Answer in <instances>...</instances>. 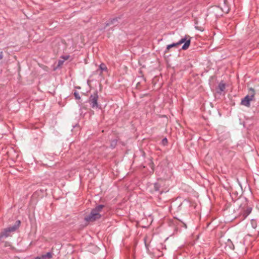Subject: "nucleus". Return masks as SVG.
<instances>
[{
	"mask_svg": "<svg viewBox=\"0 0 259 259\" xmlns=\"http://www.w3.org/2000/svg\"><path fill=\"white\" fill-rule=\"evenodd\" d=\"M104 206L103 205L101 204L97 206L95 208L92 210L91 213L89 215L85 217L84 220L87 222H94L96 220L100 219L101 217L100 212Z\"/></svg>",
	"mask_w": 259,
	"mask_h": 259,
	"instance_id": "obj_1",
	"label": "nucleus"
},
{
	"mask_svg": "<svg viewBox=\"0 0 259 259\" xmlns=\"http://www.w3.org/2000/svg\"><path fill=\"white\" fill-rule=\"evenodd\" d=\"M74 97H75L76 99L79 100V99H80L79 95V94L77 92H74Z\"/></svg>",
	"mask_w": 259,
	"mask_h": 259,
	"instance_id": "obj_11",
	"label": "nucleus"
},
{
	"mask_svg": "<svg viewBox=\"0 0 259 259\" xmlns=\"http://www.w3.org/2000/svg\"><path fill=\"white\" fill-rule=\"evenodd\" d=\"M20 221H18V225L20 224Z\"/></svg>",
	"mask_w": 259,
	"mask_h": 259,
	"instance_id": "obj_20",
	"label": "nucleus"
},
{
	"mask_svg": "<svg viewBox=\"0 0 259 259\" xmlns=\"http://www.w3.org/2000/svg\"><path fill=\"white\" fill-rule=\"evenodd\" d=\"M251 225H252V227L254 229H255L257 227V224H256V221H254V220H252L251 221Z\"/></svg>",
	"mask_w": 259,
	"mask_h": 259,
	"instance_id": "obj_10",
	"label": "nucleus"
},
{
	"mask_svg": "<svg viewBox=\"0 0 259 259\" xmlns=\"http://www.w3.org/2000/svg\"><path fill=\"white\" fill-rule=\"evenodd\" d=\"M116 144V141H112L111 146H112V147L113 148H114L115 147Z\"/></svg>",
	"mask_w": 259,
	"mask_h": 259,
	"instance_id": "obj_12",
	"label": "nucleus"
},
{
	"mask_svg": "<svg viewBox=\"0 0 259 259\" xmlns=\"http://www.w3.org/2000/svg\"><path fill=\"white\" fill-rule=\"evenodd\" d=\"M52 257V254L51 252H47L46 254L41 255V258L42 259L50 258Z\"/></svg>",
	"mask_w": 259,
	"mask_h": 259,
	"instance_id": "obj_9",
	"label": "nucleus"
},
{
	"mask_svg": "<svg viewBox=\"0 0 259 259\" xmlns=\"http://www.w3.org/2000/svg\"><path fill=\"white\" fill-rule=\"evenodd\" d=\"M76 88L77 89H80V88L79 87H76Z\"/></svg>",
	"mask_w": 259,
	"mask_h": 259,
	"instance_id": "obj_18",
	"label": "nucleus"
},
{
	"mask_svg": "<svg viewBox=\"0 0 259 259\" xmlns=\"http://www.w3.org/2000/svg\"><path fill=\"white\" fill-rule=\"evenodd\" d=\"M3 58V52H0V60L2 59Z\"/></svg>",
	"mask_w": 259,
	"mask_h": 259,
	"instance_id": "obj_17",
	"label": "nucleus"
},
{
	"mask_svg": "<svg viewBox=\"0 0 259 259\" xmlns=\"http://www.w3.org/2000/svg\"><path fill=\"white\" fill-rule=\"evenodd\" d=\"M18 226L16 225L13 226L12 227H8L5 229L0 234V239L3 238H6L10 236V233L12 232H14Z\"/></svg>",
	"mask_w": 259,
	"mask_h": 259,
	"instance_id": "obj_5",
	"label": "nucleus"
},
{
	"mask_svg": "<svg viewBox=\"0 0 259 259\" xmlns=\"http://www.w3.org/2000/svg\"><path fill=\"white\" fill-rule=\"evenodd\" d=\"M226 88V84L223 82H221L218 85V88L217 89V92L219 94H221L222 92L224 91Z\"/></svg>",
	"mask_w": 259,
	"mask_h": 259,
	"instance_id": "obj_8",
	"label": "nucleus"
},
{
	"mask_svg": "<svg viewBox=\"0 0 259 259\" xmlns=\"http://www.w3.org/2000/svg\"><path fill=\"white\" fill-rule=\"evenodd\" d=\"M89 82H90L87 81V84H88V85H89Z\"/></svg>",
	"mask_w": 259,
	"mask_h": 259,
	"instance_id": "obj_19",
	"label": "nucleus"
},
{
	"mask_svg": "<svg viewBox=\"0 0 259 259\" xmlns=\"http://www.w3.org/2000/svg\"><path fill=\"white\" fill-rule=\"evenodd\" d=\"M184 43L183 46L182 47V49L186 50L188 49L191 44L190 37L189 35H185L184 37H182L177 42L172 43L171 44L167 46L166 49L169 50L170 48L177 47Z\"/></svg>",
	"mask_w": 259,
	"mask_h": 259,
	"instance_id": "obj_2",
	"label": "nucleus"
},
{
	"mask_svg": "<svg viewBox=\"0 0 259 259\" xmlns=\"http://www.w3.org/2000/svg\"><path fill=\"white\" fill-rule=\"evenodd\" d=\"M229 9H228V10H227V13H228V12H229Z\"/></svg>",
	"mask_w": 259,
	"mask_h": 259,
	"instance_id": "obj_21",
	"label": "nucleus"
},
{
	"mask_svg": "<svg viewBox=\"0 0 259 259\" xmlns=\"http://www.w3.org/2000/svg\"><path fill=\"white\" fill-rule=\"evenodd\" d=\"M64 63V60H59L58 61V66H61L63 65Z\"/></svg>",
	"mask_w": 259,
	"mask_h": 259,
	"instance_id": "obj_13",
	"label": "nucleus"
},
{
	"mask_svg": "<svg viewBox=\"0 0 259 259\" xmlns=\"http://www.w3.org/2000/svg\"><path fill=\"white\" fill-rule=\"evenodd\" d=\"M162 142H163V144H164L165 143H167V139L166 138H164L162 140Z\"/></svg>",
	"mask_w": 259,
	"mask_h": 259,
	"instance_id": "obj_16",
	"label": "nucleus"
},
{
	"mask_svg": "<svg viewBox=\"0 0 259 259\" xmlns=\"http://www.w3.org/2000/svg\"><path fill=\"white\" fill-rule=\"evenodd\" d=\"M214 9L216 11H218V10H220V7H219L215 6V7H214Z\"/></svg>",
	"mask_w": 259,
	"mask_h": 259,
	"instance_id": "obj_15",
	"label": "nucleus"
},
{
	"mask_svg": "<svg viewBox=\"0 0 259 259\" xmlns=\"http://www.w3.org/2000/svg\"><path fill=\"white\" fill-rule=\"evenodd\" d=\"M95 74L100 76V78H99L100 81L104 80L105 79V76L107 75L108 74V69L106 64L103 63H101L99 66V68L95 71Z\"/></svg>",
	"mask_w": 259,
	"mask_h": 259,
	"instance_id": "obj_3",
	"label": "nucleus"
},
{
	"mask_svg": "<svg viewBox=\"0 0 259 259\" xmlns=\"http://www.w3.org/2000/svg\"><path fill=\"white\" fill-rule=\"evenodd\" d=\"M121 18V16H119L118 17H116L115 18H113L112 19H111L109 20V21L106 23L105 25L106 26H108L110 25L114 24L116 22H118V21Z\"/></svg>",
	"mask_w": 259,
	"mask_h": 259,
	"instance_id": "obj_7",
	"label": "nucleus"
},
{
	"mask_svg": "<svg viewBox=\"0 0 259 259\" xmlns=\"http://www.w3.org/2000/svg\"><path fill=\"white\" fill-rule=\"evenodd\" d=\"M98 96L97 93L92 95L89 98V103L91 107L93 108H97L98 107Z\"/></svg>",
	"mask_w": 259,
	"mask_h": 259,
	"instance_id": "obj_6",
	"label": "nucleus"
},
{
	"mask_svg": "<svg viewBox=\"0 0 259 259\" xmlns=\"http://www.w3.org/2000/svg\"><path fill=\"white\" fill-rule=\"evenodd\" d=\"M250 95H246L242 100L241 104L246 107L250 106V103L251 101L254 96V91L252 88L249 89Z\"/></svg>",
	"mask_w": 259,
	"mask_h": 259,
	"instance_id": "obj_4",
	"label": "nucleus"
},
{
	"mask_svg": "<svg viewBox=\"0 0 259 259\" xmlns=\"http://www.w3.org/2000/svg\"><path fill=\"white\" fill-rule=\"evenodd\" d=\"M62 58L63 59V60H67L69 58V56H63L62 57Z\"/></svg>",
	"mask_w": 259,
	"mask_h": 259,
	"instance_id": "obj_14",
	"label": "nucleus"
}]
</instances>
